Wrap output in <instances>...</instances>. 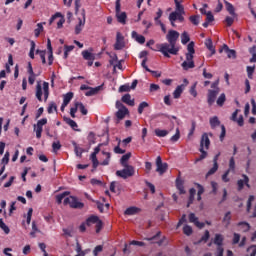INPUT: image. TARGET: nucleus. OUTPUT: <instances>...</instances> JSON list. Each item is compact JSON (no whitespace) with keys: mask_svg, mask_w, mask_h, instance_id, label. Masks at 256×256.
Instances as JSON below:
<instances>
[{"mask_svg":"<svg viewBox=\"0 0 256 256\" xmlns=\"http://www.w3.org/2000/svg\"><path fill=\"white\" fill-rule=\"evenodd\" d=\"M180 37V33L176 30H169L166 35L168 43H162L157 46L158 51L163 54L167 59L171 58V55L177 56L179 53V48L176 46L177 41Z\"/></svg>","mask_w":256,"mask_h":256,"instance_id":"obj_1","label":"nucleus"},{"mask_svg":"<svg viewBox=\"0 0 256 256\" xmlns=\"http://www.w3.org/2000/svg\"><path fill=\"white\" fill-rule=\"evenodd\" d=\"M134 173H135V169L133 166H124V169L117 170L116 176L126 180L130 177H133Z\"/></svg>","mask_w":256,"mask_h":256,"instance_id":"obj_2","label":"nucleus"},{"mask_svg":"<svg viewBox=\"0 0 256 256\" xmlns=\"http://www.w3.org/2000/svg\"><path fill=\"white\" fill-rule=\"evenodd\" d=\"M64 205H70L72 209H83L84 203L78 201L77 197L70 196L64 199Z\"/></svg>","mask_w":256,"mask_h":256,"instance_id":"obj_3","label":"nucleus"},{"mask_svg":"<svg viewBox=\"0 0 256 256\" xmlns=\"http://www.w3.org/2000/svg\"><path fill=\"white\" fill-rule=\"evenodd\" d=\"M120 11H121V0H116V17H117L118 23H121L122 25H126L127 14L126 12H120Z\"/></svg>","mask_w":256,"mask_h":256,"instance_id":"obj_4","label":"nucleus"},{"mask_svg":"<svg viewBox=\"0 0 256 256\" xmlns=\"http://www.w3.org/2000/svg\"><path fill=\"white\" fill-rule=\"evenodd\" d=\"M117 108H120L117 112H116V117L118 119V123L119 121L123 120L126 115L129 114V110L127 109V107L125 105H123L121 102L117 101L116 103Z\"/></svg>","mask_w":256,"mask_h":256,"instance_id":"obj_5","label":"nucleus"},{"mask_svg":"<svg viewBox=\"0 0 256 256\" xmlns=\"http://www.w3.org/2000/svg\"><path fill=\"white\" fill-rule=\"evenodd\" d=\"M156 172L159 173L160 176L164 175L168 170V163L162 162L161 156H158L156 159Z\"/></svg>","mask_w":256,"mask_h":256,"instance_id":"obj_6","label":"nucleus"},{"mask_svg":"<svg viewBox=\"0 0 256 256\" xmlns=\"http://www.w3.org/2000/svg\"><path fill=\"white\" fill-rule=\"evenodd\" d=\"M47 124V118L40 119L37 124H34V131L36 132V138L41 139L43 126Z\"/></svg>","mask_w":256,"mask_h":256,"instance_id":"obj_7","label":"nucleus"},{"mask_svg":"<svg viewBox=\"0 0 256 256\" xmlns=\"http://www.w3.org/2000/svg\"><path fill=\"white\" fill-rule=\"evenodd\" d=\"M124 48H125L124 36L120 32H117L116 43L114 44V50L121 51Z\"/></svg>","mask_w":256,"mask_h":256,"instance_id":"obj_8","label":"nucleus"},{"mask_svg":"<svg viewBox=\"0 0 256 256\" xmlns=\"http://www.w3.org/2000/svg\"><path fill=\"white\" fill-rule=\"evenodd\" d=\"M209 136L210 137H213V134L212 133H204L203 135H202V138H201V143H200V147L201 148H204V149H206V150H209V147H210V144H211V142H210V139H209Z\"/></svg>","mask_w":256,"mask_h":256,"instance_id":"obj_9","label":"nucleus"},{"mask_svg":"<svg viewBox=\"0 0 256 256\" xmlns=\"http://www.w3.org/2000/svg\"><path fill=\"white\" fill-rule=\"evenodd\" d=\"M219 93H220V89H210L208 91V104H209V106H212L215 103L216 97L218 96Z\"/></svg>","mask_w":256,"mask_h":256,"instance_id":"obj_10","label":"nucleus"},{"mask_svg":"<svg viewBox=\"0 0 256 256\" xmlns=\"http://www.w3.org/2000/svg\"><path fill=\"white\" fill-rule=\"evenodd\" d=\"M189 222L195 224V226L198 227L199 229L205 227V224L199 221V218L195 215V213L189 214Z\"/></svg>","mask_w":256,"mask_h":256,"instance_id":"obj_11","label":"nucleus"},{"mask_svg":"<svg viewBox=\"0 0 256 256\" xmlns=\"http://www.w3.org/2000/svg\"><path fill=\"white\" fill-rule=\"evenodd\" d=\"M223 51L227 53L229 59H236V51L230 49L228 45L224 44V46L219 50L220 53H222Z\"/></svg>","mask_w":256,"mask_h":256,"instance_id":"obj_12","label":"nucleus"},{"mask_svg":"<svg viewBox=\"0 0 256 256\" xmlns=\"http://www.w3.org/2000/svg\"><path fill=\"white\" fill-rule=\"evenodd\" d=\"M242 177L244 178V180L240 179L238 180L237 182V185H238V191H242L244 186L246 185L248 188H250V179L249 177L246 175V174H243Z\"/></svg>","mask_w":256,"mask_h":256,"instance_id":"obj_13","label":"nucleus"},{"mask_svg":"<svg viewBox=\"0 0 256 256\" xmlns=\"http://www.w3.org/2000/svg\"><path fill=\"white\" fill-rule=\"evenodd\" d=\"M183 15L184 14H181L180 12H171L169 15V21H179V23H183V21H185Z\"/></svg>","mask_w":256,"mask_h":256,"instance_id":"obj_14","label":"nucleus"},{"mask_svg":"<svg viewBox=\"0 0 256 256\" xmlns=\"http://www.w3.org/2000/svg\"><path fill=\"white\" fill-rule=\"evenodd\" d=\"M47 49H48V65L52 66L53 65V49H52V45H51V40L50 38L47 39Z\"/></svg>","mask_w":256,"mask_h":256,"instance_id":"obj_15","label":"nucleus"},{"mask_svg":"<svg viewBox=\"0 0 256 256\" xmlns=\"http://www.w3.org/2000/svg\"><path fill=\"white\" fill-rule=\"evenodd\" d=\"M85 23H86L85 13H83V19L79 18V23L75 27V35H80Z\"/></svg>","mask_w":256,"mask_h":256,"instance_id":"obj_16","label":"nucleus"},{"mask_svg":"<svg viewBox=\"0 0 256 256\" xmlns=\"http://www.w3.org/2000/svg\"><path fill=\"white\" fill-rule=\"evenodd\" d=\"M132 39H135L138 44L144 45L146 38L143 35L138 34L136 31L132 32Z\"/></svg>","mask_w":256,"mask_h":256,"instance_id":"obj_17","label":"nucleus"},{"mask_svg":"<svg viewBox=\"0 0 256 256\" xmlns=\"http://www.w3.org/2000/svg\"><path fill=\"white\" fill-rule=\"evenodd\" d=\"M122 102L130 107H134L135 106V101L134 99H131V95L128 93V94H125L123 97H122Z\"/></svg>","mask_w":256,"mask_h":256,"instance_id":"obj_18","label":"nucleus"},{"mask_svg":"<svg viewBox=\"0 0 256 256\" xmlns=\"http://www.w3.org/2000/svg\"><path fill=\"white\" fill-rule=\"evenodd\" d=\"M102 86H97L95 88L93 87H90L88 89V91L85 93V96L86 97H92V96H95L99 93V91L101 90Z\"/></svg>","mask_w":256,"mask_h":256,"instance_id":"obj_19","label":"nucleus"},{"mask_svg":"<svg viewBox=\"0 0 256 256\" xmlns=\"http://www.w3.org/2000/svg\"><path fill=\"white\" fill-rule=\"evenodd\" d=\"M131 156H132L131 152H128L121 157L120 163L123 167H132V165H128L127 163L131 158Z\"/></svg>","mask_w":256,"mask_h":256,"instance_id":"obj_20","label":"nucleus"},{"mask_svg":"<svg viewBox=\"0 0 256 256\" xmlns=\"http://www.w3.org/2000/svg\"><path fill=\"white\" fill-rule=\"evenodd\" d=\"M42 95H43V91H42V84L41 81H37V86H36V98L39 102H42Z\"/></svg>","mask_w":256,"mask_h":256,"instance_id":"obj_21","label":"nucleus"},{"mask_svg":"<svg viewBox=\"0 0 256 256\" xmlns=\"http://www.w3.org/2000/svg\"><path fill=\"white\" fill-rule=\"evenodd\" d=\"M102 154L106 158L102 162H100V165L101 166H109L110 161H111V153L110 152H106V151H102Z\"/></svg>","mask_w":256,"mask_h":256,"instance_id":"obj_22","label":"nucleus"},{"mask_svg":"<svg viewBox=\"0 0 256 256\" xmlns=\"http://www.w3.org/2000/svg\"><path fill=\"white\" fill-rule=\"evenodd\" d=\"M184 87V84L177 86V88L173 92L174 99H180L181 95L183 94Z\"/></svg>","mask_w":256,"mask_h":256,"instance_id":"obj_23","label":"nucleus"},{"mask_svg":"<svg viewBox=\"0 0 256 256\" xmlns=\"http://www.w3.org/2000/svg\"><path fill=\"white\" fill-rule=\"evenodd\" d=\"M99 217L97 216V215H91V216H89L88 218H87V220H86V226H88V227H90V226H92V225H94V224H96L98 221H99Z\"/></svg>","mask_w":256,"mask_h":256,"instance_id":"obj_24","label":"nucleus"},{"mask_svg":"<svg viewBox=\"0 0 256 256\" xmlns=\"http://www.w3.org/2000/svg\"><path fill=\"white\" fill-rule=\"evenodd\" d=\"M139 211H140V209L138 207L132 206V207L127 208L125 210L124 214L127 216H133V215H136Z\"/></svg>","mask_w":256,"mask_h":256,"instance_id":"obj_25","label":"nucleus"},{"mask_svg":"<svg viewBox=\"0 0 256 256\" xmlns=\"http://www.w3.org/2000/svg\"><path fill=\"white\" fill-rule=\"evenodd\" d=\"M223 242H224V237L222 234H216L215 238H214V244L219 247L223 246Z\"/></svg>","mask_w":256,"mask_h":256,"instance_id":"obj_26","label":"nucleus"},{"mask_svg":"<svg viewBox=\"0 0 256 256\" xmlns=\"http://www.w3.org/2000/svg\"><path fill=\"white\" fill-rule=\"evenodd\" d=\"M82 57H83L84 60H86V61H94V59H95L94 54H92V53L89 52L88 50L82 51Z\"/></svg>","mask_w":256,"mask_h":256,"instance_id":"obj_27","label":"nucleus"},{"mask_svg":"<svg viewBox=\"0 0 256 256\" xmlns=\"http://www.w3.org/2000/svg\"><path fill=\"white\" fill-rule=\"evenodd\" d=\"M182 68H183L184 71L194 69L195 68V63H194V61H184L182 63Z\"/></svg>","mask_w":256,"mask_h":256,"instance_id":"obj_28","label":"nucleus"},{"mask_svg":"<svg viewBox=\"0 0 256 256\" xmlns=\"http://www.w3.org/2000/svg\"><path fill=\"white\" fill-rule=\"evenodd\" d=\"M64 121L66 122L67 125H69L74 131H77L78 124L72 120L71 118L64 117Z\"/></svg>","mask_w":256,"mask_h":256,"instance_id":"obj_29","label":"nucleus"},{"mask_svg":"<svg viewBox=\"0 0 256 256\" xmlns=\"http://www.w3.org/2000/svg\"><path fill=\"white\" fill-rule=\"evenodd\" d=\"M176 187L180 191V195H184L186 193L184 189V183L180 178H177L176 180Z\"/></svg>","mask_w":256,"mask_h":256,"instance_id":"obj_30","label":"nucleus"},{"mask_svg":"<svg viewBox=\"0 0 256 256\" xmlns=\"http://www.w3.org/2000/svg\"><path fill=\"white\" fill-rule=\"evenodd\" d=\"M195 186L198 189L197 200L201 201L202 200V194L205 192V189H204L203 185H201L200 183H195Z\"/></svg>","mask_w":256,"mask_h":256,"instance_id":"obj_31","label":"nucleus"},{"mask_svg":"<svg viewBox=\"0 0 256 256\" xmlns=\"http://www.w3.org/2000/svg\"><path fill=\"white\" fill-rule=\"evenodd\" d=\"M90 160L92 161V164H93L92 172H94L97 169L98 165H99V161L97 159V154L92 153L91 157H90Z\"/></svg>","mask_w":256,"mask_h":256,"instance_id":"obj_32","label":"nucleus"},{"mask_svg":"<svg viewBox=\"0 0 256 256\" xmlns=\"http://www.w3.org/2000/svg\"><path fill=\"white\" fill-rule=\"evenodd\" d=\"M209 238H210V232L209 230H206L205 234L201 237V239L195 242V245H200L202 242L207 243Z\"/></svg>","mask_w":256,"mask_h":256,"instance_id":"obj_33","label":"nucleus"},{"mask_svg":"<svg viewBox=\"0 0 256 256\" xmlns=\"http://www.w3.org/2000/svg\"><path fill=\"white\" fill-rule=\"evenodd\" d=\"M221 122L217 116H214L210 118V125L212 129H215L216 127L220 126Z\"/></svg>","mask_w":256,"mask_h":256,"instance_id":"obj_34","label":"nucleus"},{"mask_svg":"<svg viewBox=\"0 0 256 256\" xmlns=\"http://www.w3.org/2000/svg\"><path fill=\"white\" fill-rule=\"evenodd\" d=\"M44 101L46 102L49 98V83L43 82Z\"/></svg>","mask_w":256,"mask_h":256,"instance_id":"obj_35","label":"nucleus"},{"mask_svg":"<svg viewBox=\"0 0 256 256\" xmlns=\"http://www.w3.org/2000/svg\"><path fill=\"white\" fill-rule=\"evenodd\" d=\"M190 41V36L188 34V32L184 31L181 35V43L183 45H187Z\"/></svg>","mask_w":256,"mask_h":256,"instance_id":"obj_36","label":"nucleus"},{"mask_svg":"<svg viewBox=\"0 0 256 256\" xmlns=\"http://www.w3.org/2000/svg\"><path fill=\"white\" fill-rule=\"evenodd\" d=\"M36 55H39L41 60H42V64L45 65L46 64V50H36Z\"/></svg>","mask_w":256,"mask_h":256,"instance_id":"obj_37","label":"nucleus"},{"mask_svg":"<svg viewBox=\"0 0 256 256\" xmlns=\"http://www.w3.org/2000/svg\"><path fill=\"white\" fill-rule=\"evenodd\" d=\"M155 134L159 138H164L169 134V132L168 130L155 129Z\"/></svg>","mask_w":256,"mask_h":256,"instance_id":"obj_38","label":"nucleus"},{"mask_svg":"<svg viewBox=\"0 0 256 256\" xmlns=\"http://www.w3.org/2000/svg\"><path fill=\"white\" fill-rule=\"evenodd\" d=\"M175 5H176V11L175 12L181 13L182 15H185L184 6L178 0H175Z\"/></svg>","mask_w":256,"mask_h":256,"instance_id":"obj_39","label":"nucleus"},{"mask_svg":"<svg viewBox=\"0 0 256 256\" xmlns=\"http://www.w3.org/2000/svg\"><path fill=\"white\" fill-rule=\"evenodd\" d=\"M69 195H70V192H69V191H64L63 193L58 194V195L56 196L57 203H58V204H61V203H62V200H63L65 197L69 196Z\"/></svg>","mask_w":256,"mask_h":256,"instance_id":"obj_40","label":"nucleus"},{"mask_svg":"<svg viewBox=\"0 0 256 256\" xmlns=\"http://www.w3.org/2000/svg\"><path fill=\"white\" fill-rule=\"evenodd\" d=\"M73 96V92H68L65 94L63 99L64 105H69L70 101L73 99Z\"/></svg>","mask_w":256,"mask_h":256,"instance_id":"obj_41","label":"nucleus"},{"mask_svg":"<svg viewBox=\"0 0 256 256\" xmlns=\"http://www.w3.org/2000/svg\"><path fill=\"white\" fill-rule=\"evenodd\" d=\"M205 148L200 147L199 151L201 152V156L196 159V163L201 162L202 160L206 159L208 156L207 151L204 150Z\"/></svg>","mask_w":256,"mask_h":256,"instance_id":"obj_42","label":"nucleus"},{"mask_svg":"<svg viewBox=\"0 0 256 256\" xmlns=\"http://www.w3.org/2000/svg\"><path fill=\"white\" fill-rule=\"evenodd\" d=\"M226 9L232 17H236L235 8L231 3L226 2Z\"/></svg>","mask_w":256,"mask_h":256,"instance_id":"obj_43","label":"nucleus"},{"mask_svg":"<svg viewBox=\"0 0 256 256\" xmlns=\"http://www.w3.org/2000/svg\"><path fill=\"white\" fill-rule=\"evenodd\" d=\"M235 169H236V163H235V158L231 157L230 161H229V169L227 171H229L230 173H235Z\"/></svg>","mask_w":256,"mask_h":256,"instance_id":"obj_44","label":"nucleus"},{"mask_svg":"<svg viewBox=\"0 0 256 256\" xmlns=\"http://www.w3.org/2000/svg\"><path fill=\"white\" fill-rule=\"evenodd\" d=\"M201 16L200 15H192L189 17V21H191L195 26L199 25Z\"/></svg>","mask_w":256,"mask_h":256,"instance_id":"obj_45","label":"nucleus"},{"mask_svg":"<svg viewBox=\"0 0 256 256\" xmlns=\"http://www.w3.org/2000/svg\"><path fill=\"white\" fill-rule=\"evenodd\" d=\"M226 102V95L225 93H222L220 97L217 99V105L219 107H223L224 103Z\"/></svg>","mask_w":256,"mask_h":256,"instance_id":"obj_46","label":"nucleus"},{"mask_svg":"<svg viewBox=\"0 0 256 256\" xmlns=\"http://www.w3.org/2000/svg\"><path fill=\"white\" fill-rule=\"evenodd\" d=\"M206 46H207V49L212 53V55H215L216 53V50L213 46V42L211 39H209L207 42H206Z\"/></svg>","mask_w":256,"mask_h":256,"instance_id":"obj_47","label":"nucleus"},{"mask_svg":"<svg viewBox=\"0 0 256 256\" xmlns=\"http://www.w3.org/2000/svg\"><path fill=\"white\" fill-rule=\"evenodd\" d=\"M149 107V104L145 101L141 102L139 104V108H138V113L139 115H142V113L144 112V109L148 108Z\"/></svg>","mask_w":256,"mask_h":256,"instance_id":"obj_48","label":"nucleus"},{"mask_svg":"<svg viewBox=\"0 0 256 256\" xmlns=\"http://www.w3.org/2000/svg\"><path fill=\"white\" fill-rule=\"evenodd\" d=\"M219 169V165L218 164H214L213 167L208 171V173L206 174V177H210L212 175H214Z\"/></svg>","mask_w":256,"mask_h":256,"instance_id":"obj_49","label":"nucleus"},{"mask_svg":"<svg viewBox=\"0 0 256 256\" xmlns=\"http://www.w3.org/2000/svg\"><path fill=\"white\" fill-rule=\"evenodd\" d=\"M77 105H78V109L80 110L81 114L83 116H86L88 114V110L85 108L83 103L77 101Z\"/></svg>","mask_w":256,"mask_h":256,"instance_id":"obj_50","label":"nucleus"},{"mask_svg":"<svg viewBox=\"0 0 256 256\" xmlns=\"http://www.w3.org/2000/svg\"><path fill=\"white\" fill-rule=\"evenodd\" d=\"M0 228L5 232V234H9L10 229L9 227L4 223L3 219L0 218Z\"/></svg>","mask_w":256,"mask_h":256,"instance_id":"obj_51","label":"nucleus"},{"mask_svg":"<svg viewBox=\"0 0 256 256\" xmlns=\"http://www.w3.org/2000/svg\"><path fill=\"white\" fill-rule=\"evenodd\" d=\"M180 139V129H176V134L171 137V142L176 143Z\"/></svg>","mask_w":256,"mask_h":256,"instance_id":"obj_52","label":"nucleus"},{"mask_svg":"<svg viewBox=\"0 0 256 256\" xmlns=\"http://www.w3.org/2000/svg\"><path fill=\"white\" fill-rule=\"evenodd\" d=\"M48 114H53V111L57 112V105L54 102H51L48 107Z\"/></svg>","mask_w":256,"mask_h":256,"instance_id":"obj_53","label":"nucleus"},{"mask_svg":"<svg viewBox=\"0 0 256 256\" xmlns=\"http://www.w3.org/2000/svg\"><path fill=\"white\" fill-rule=\"evenodd\" d=\"M183 232H184L185 235L191 236V234L193 233V229L191 228V226L186 225L183 228Z\"/></svg>","mask_w":256,"mask_h":256,"instance_id":"obj_54","label":"nucleus"},{"mask_svg":"<svg viewBox=\"0 0 256 256\" xmlns=\"http://www.w3.org/2000/svg\"><path fill=\"white\" fill-rule=\"evenodd\" d=\"M188 53L195 54V43L192 41L187 46Z\"/></svg>","mask_w":256,"mask_h":256,"instance_id":"obj_55","label":"nucleus"},{"mask_svg":"<svg viewBox=\"0 0 256 256\" xmlns=\"http://www.w3.org/2000/svg\"><path fill=\"white\" fill-rule=\"evenodd\" d=\"M231 211H228L226 214H225V217L223 218V222L227 223V226L230 225V221H231Z\"/></svg>","mask_w":256,"mask_h":256,"instance_id":"obj_56","label":"nucleus"},{"mask_svg":"<svg viewBox=\"0 0 256 256\" xmlns=\"http://www.w3.org/2000/svg\"><path fill=\"white\" fill-rule=\"evenodd\" d=\"M103 228V222L102 220L98 219V221L96 222V233H100V231Z\"/></svg>","mask_w":256,"mask_h":256,"instance_id":"obj_57","label":"nucleus"},{"mask_svg":"<svg viewBox=\"0 0 256 256\" xmlns=\"http://www.w3.org/2000/svg\"><path fill=\"white\" fill-rule=\"evenodd\" d=\"M37 27H38V28L35 29V37H39L41 31H43V25H42V23H38V24H37Z\"/></svg>","mask_w":256,"mask_h":256,"instance_id":"obj_58","label":"nucleus"},{"mask_svg":"<svg viewBox=\"0 0 256 256\" xmlns=\"http://www.w3.org/2000/svg\"><path fill=\"white\" fill-rule=\"evenodd\" d=\"M196 87H197V83H194L193 86H192L191 89H190V94H191L194 98H196L197 95H198V93H197V91H196Z\"/></svg>","mask_w":256,"mask_h":256,"instance_id":"obj_59","label":"nucleus"},{"mask_svg":"<svg viewBox=\"0 0 256 256\" xmlns=\"http://www.w3.org/2000/svg\"><path fill=\"white\" fill-rule=\"evenodd\" d=\"M103 251V246L102 245H97L95 249L93 250V255L98 256V253Z\"/></svg>","mask_w":256,"mask_h":256,"instance_id":"obj_60","label":"nucleus"},{"mask_svg":"<svg viewBox=\"0 0 256 256\" xmlns=\"http://www.w3.org/2000/svg\"><path fill=\"white\" fill-rule=\"evenodd\" d=\"M255 71V67H251V66H248L247 67V72H248V78L252 80L253 78V73Z\"/></svg>","mask_w":256,"mask_h":256,"instance_id":"obj_61","label":"nucleus"},{"mask_svg":"<svg viewBox=\"0 0 256 256\" xmlns=\"http://www.w3.org/2000/svg\"><path fill=\"white\" fill-rule=\"evenodd\" d=\"M214 19H215L214 15L212 14L211 11H209L208 14H206V21L208 23H213Z\"/></svg>","mask_w":256,"mask_h":256,"instance_id":"obj_62","label":"nucleus"},{"mask_svg":"<svg viewBox=\"0 0 256 256\" xmlns=\"http://www.w3.org/2000/svg\"><path fill=\"white\" fill-rule=\"evenodd\" d=\"M225 23H227V27H231L234 23V17L227 16L225 19Z\"/></svg>","mask_w":256,"mask_h":256,"instance_id":"obj_63","label":"nucleus"},{"mask_svg":"<svg viewBox=\"0 0 256 256\" xmlns=\"http://www.w3.org/2000/svg\"><path fill=\"white\" fill-rule=\"evenodd\" d=\"M52 148H53V151H54V152L59 151V150L61 149V144H60V142H59V141L53 142Z\"/></svg>","mask_w":256,"mask_h":256,"instance_id":"obj_64","label":"nucleus"}]
</instances>
